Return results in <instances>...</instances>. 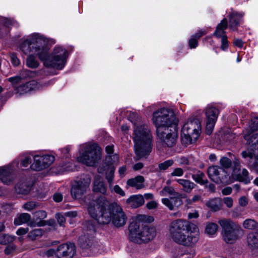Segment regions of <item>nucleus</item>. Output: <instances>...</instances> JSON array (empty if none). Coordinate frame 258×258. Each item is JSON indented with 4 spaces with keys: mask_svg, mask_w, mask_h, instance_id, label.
Here are the masks:
<instances>
[{
    "mask_svg": "<svg viewBox=\"0 0 258 258\" xmlns=\"http://www.w3.org/2000/svg\"><path fill=\"white\" fill-rule=\"evenodd\" d=\"M176 161L180 165H187L189 162L188 158L184 156L176 157Z\"/></svg>",
    "mask_w": 258,
    "mask_h": 258,
    "instance_id": "nucleus-48",
    "label": "nucleus"
},
{
    "mask_svg": "<svg viewBox=\"0 0 258 258\" xmlns=\"http://www.w3.org/2000/svg\"><path fill=\"white\" fill-rule=\"evenodd\" d=\"M174 161L171 159L167 160L158 165L159 170L163 171L167 169L169 167L173 165Z\"/></svg>",
    "mask_w": 258,
    "mask_h": 258,
    "instance_id": "nucleus-41",
    "label": "nucleus"
},
{
    "mask_svg": "<svg viewBox=\"0 0 258 258\" xmlns=\"http://www.w3.org/2000/svg\"><path fill=\"white\" fill-rule=\"evenodd\" d=\"M71 147L70 146H68L66 147L61 149V152L63 154V157L67 158L69 156V152L71 150Z\"/></svg>",
    "mask_w": 258,
    "mask_h": 258,
    "instance_id": "nucleus-54",
    "label": "nucleus"
},
{
    "mask_svg": "<svg viewBox=\"0 0 258 258\" xmlns=\"http://www.w3.org/2000/svg\"><path fill=\"white\" fill-rule=\"evenodd\" d=\"M53 199L55 202H59L62 199V196L60 193H56L53 196Z\"/></svg>",
    "mask_w": 258,
    "mask_h": 258,
    "instance_id": "nucleus-62",
    "label": "nucleus"
},
{
    "mask_svg": "<svg viewBox=\"0 0 258 258\" xmlns=\"http://www.w3.org/2000/svg\"><path fill=\"white\" fill-rule=\"evenodd\" d=\"M201 131V124L199 119L195 118L188 119L181 130V142L185 145L196 142L200 135Z\"/></svg>",
    "mask_w": 258,
    "mask_h": 258,
    "instance_id": "nucleus-9",
    "label": "nucleus"
},
{
    "mask_svg": "<svg viewBox=\"0 0 258 258\" xmlns=\"http://www.w3.org/2000/svg\"><path fill=\"white\" fill-rule=\"evenodd\" d=\"M218 226L214 223H208L206 227V232L210 236H213L216 233Z\"/></svg>",
    "mask_w": 258,
    "mask_h": 258,
    "instance_id": "nucleus-38",
    "label": "nucleus"
},
{
    "mask_svg": "<svg viewBox=\"0 0 258 258\" xmlns=\"http://www.w3.org/2000/svg\"><path fill=\"white\" fill-rule=\"evenodd\" d=\"M223 202L228 208H231L233 206V200L230 197H225L223 199Z\"/></svg>",
    "mask_w": 258,
    "mask_h": 258,
    "instance_id": "nucleus-56",
    "label": "nucleus"
},
{
    "mask_svg": "<svg viewBox=\"0 0 258 258\" xmlns=\"http://www.w3.org/2000/svg\"><path fill=\"white\" fill-rule=\"evenodd\" d=\"M206 124V133L210 135L214 129L219 114L218 109L212 105H208L205 108Z\"/></svg>",
    "mask_w": 258,
    "mask_h": 258,
    "instance_id": "nucleus-14",
    "label": "nucleus"
},
{
    "mask_svg": "<svg viewBox=\"0 0 258 258\" xmlns=\"http://www.w3.org/2000/svg\"><path fill=\"white\" fill-rule=\"evenodd\" d=\"M221 165L224 168H229L231 166V161L227 157H223L220 161Z\"/></svg>",
    "mask_w": 258,
    "mask_h": 258,
    "instance_id": "nucleus-44",
    "label": "nucleus"
},
{
    "mask_svg": "<svg viewBox=\"0 0 258 258\" xmlns=\"http://www.w3.org/2000/svg\"><path fill=\"white\" fill-rule=\"evenodd\" d=\"M42 88V85L35 80H32L24 84L15 88L16 93L20 95H23L33 91H36Z\"/></svg>",
    "mask_w": 258,
    "mask_h": 258,
    "instance_id": "nucleus-18",
    "label": "nucleus"
},
{
    "mask_svg": "<svg viewBox=\"0 0 258 258\" xmlns=\"http://www.w3.org/2000/svg\"><path fill=\"white\" fill-rule=\"evenodd\" d=\"M207 33V31L203 29L200 30L197 33L195 34V37H196L197 38H200L202 36L205 35Z\"/></svg>",
    "mask_w": 258,
    "mask_h": 258,
    "instance_id": "nucleus-63",
    "label": "nucleus"
},
{
    "mask_svg": "<svg viewBox=\"0 0 258 258\" xmlns=\"http://www.w3.org/2000/svg\"><path fill=\"white\" fill-rule=\"evenodd\" d=\"M248 203V200L245 197H241L239 200V204L241 206H245Z\"/></svg>",
    "mask_w": 258,
    "mask_h": 258,
    "instance_id": "nucleus-60",
    "label": "nucleus"
},
{
    "mask_svg": "<svg viewBox=\"0 0 258 258\" xmlns=\"http://www.w3.org/2000/svg\"><path fill=\"white\" fill-rule=\"evenodd\" d=\"M34 155L30 153H26L20 155L11 165L0 167V180L6 184H10L13 181L14 178L12 173L18 167L20 162L21 167H27L33 159Z\"/></svg>",
    "mask_w": 258,
    "mask_h": 258,
    "instance_id": "nucleus-8",
    "label": "nucleus"
},
{
    "mask_svg": "<svg viewBox=\"0 0 258 258\" xmlns=\"http://www.w3.org/2000/svg\"><path fill=\"white\" fill-rule=\"evenodd\" d=\"M158 206L157 203L155 201H151L149 202H148L147 205L146 207L148 209H156Z\"/></svg>",
    "mask_w": 258,
    "mask_h": 258,
    "instance_id": "nucleus-58",
    "label": "nucleus"
},
{
    "mask_svg": "<svg viewBox=\"0 0 258 258\" xmlns=\"http://www.w3.org/2000/svg\"><path fill=\"white\" fill-rule=\"evenodd\" d=\"M178 195V193L176 192L174 188L171 186H165L160 191V195L161 196H167L168 195L177 196Z\"/></svg>",
    "mask_w": 258,
    "mask_h": 258,
    "instance_id": "nucleus-37",
    "label": "nucleus"
},
{
    "mask_svg": "<svg viewBox=\"0 0 258 258\" xmlns=\"http://www.w3.org/2000/svg\"><path fill=\"white\" fill-rule=\"evenodd\" d=\"M91 182L88 175L84 176L74 182L71 188V195L74 199H80L86 192Z\"/></svg>",
    "mask_w": 258,
    "mask_h": 258,
    "instance_id": "nucleus-11",
    "label": "nucleus"
},
{
    "mask_svg": "<svg viewBox=\"0 0 258 258\" xmlns=\"http://www.w3.org/2000/svg\"><path fill=\"white\" fill-rule=\"evenodd\" d=\"M184 173L183 170L181 168H175L171 173L172 176H181Z\"/></svg>",
    "mask_w": 258,
    "mask_h": 258,
    "instance_id": "nucleus-49",
    "label": "nucleus"
},
{
    "mask_svg": "<svg viewBox=\"0 0 258 258\" xmlns=\"http://www.w3.org/2000/svg\"><path fill=\"white\" fill-rule=\"evenodd\" d=\"M54 171L56 174H62L66 172L73 170V164L70 162H62L53 168Z\"/></svg>",
    "mask_w": 258,
    "mask_h": 258,
    "instance_id": "nucleus-28",
    "label": "nucleus"
},
{
    "mask_svg": "<svg viewBox=\"0 0 258 258\" xmlns=\"http://www.w3.org/2000/svg\"><path fill=\"white\" fill-rule=\"evenodd\" d=\"M202 200V197L199 195H195L191 199L188 200L187 203L191 204L193 203L201 201Z\"/></svg>",
    "mask_w": 258,
    "mask_h": 258,
    "instance_id": "nucleus-55",
    "label": "nucleus"
},
{
    "mask_svg": "<svg viewBox=\"0 0 258 258\" xmlns=\"http://www.w3.org/2000/svg\"><path fill=\"white\" fill-rule=\"evenodd\" d=\"M55 158L49 154H37L33 156V163L30 167L32 170L40 171L48 168L54 161Z\"/></svg>",
    "mask_w": 258,
    "mask_h": 258,
    "instance_id": "nucleus-13",
    "label": "nucleus"
},
{
    "mask_svg": "<svg viewBox=\"0 0 258 258\" xmlns=\"http://www.w3.org/2000/svg\"><path fill=\"white\" fill-rule=\"evenodd\" d=\"M219 224L222 228V235L224 240L228 243H233L243 234V230L231 220L223 219L219 220Z\"/></svg>",
    "mask_w": 258,
    "mask_h": 258,
    "instance_id": "nucleus-10",
    "label": "nucleus"
},
{
    "mask_svg": "<svg viewBox=\"0 0 258 258\" xmlns=\"http://www.w3.org/2000/svg\"><path fill=\"white\" fill-rule=\"evenodd\" d=\"M258 130V117H252L248 123V126L244 132V138L247 141L249 145L256 146L257 143L256 139H254L253 136L256 134H252L254 131Z\"/></svg>",
    "mask_w": 258,
    "mask_h": 258,
    "instance_id": "nucleus-15",
    "label": "nucleus"
},
{
    "mask_svg": "<svg viewBox=\"0 0 258 258\" xmlns=\"http://www.w3.org/2000/svg\"><path fill=\"white\" fill-rule=\"evenodd\" d=\"M145 203L144 197L141 195H134L126 200L128 206L132 208H137Z\"/></svg>",
    "mask_w": 258,
    "mask_h": 258,
    "instance_id": "nucleus-24",
    "label": "nucleus"
},
{
    "mask_svg": "<svg viewBox=\"0 0 258 258\" xmlns=\"http://www.w3.org/2000/svg\"><path fill=\"white\" fill-rule=\"evenodd\" d=\"M233 44L235 46H236L239 48H241L243 46V42L241 40V39H235L234 40Z\"/></svg>",
    "mask_w": 258,
    "mask_h": 258,
    "instance_id": "nucleus-61",
    "label": "nucleus"
},
{
    "mask_svg": "<svg viewBox=\"0 0 258 258\" xmlns=\"http://www.w3.org/2000/svg\"><path fill=\"white\" fill-rule=\"evenodd\" d=\"M257 223L253 219H248L243 223V226L244 228L251 230L256 227Z\"/></svg>",
    "mask_w": 258,
    "mask_h": 258,
    "instance_id": "nucleus-39",
    "label": "nucleus"
},
{
    "mask_svg": "<svg viewBox=\"0 0 258 258\" xmlns=\"http://www.w3.org/2000/svg\"><path fill=\"white\" fill-rule=\"evenodd\" d=\"M93 237L89 235L81 236L79 239V242L83 248L90 247L93 243Z\"/></svg>",
    "mask_w": 258,
    "mask_h": 258,
    "instance_id": "nucleus-34",
    "label": "nucleus"
},
{
    "mask_svg": "<svg viewBox=\"0 0 258 258\" xmlns=\"http://www.w3.org/2000/svg\"><path fill=\"white\" fill-rule=\"evenodd\" d=\"M22 79V78L20 76L15 77H10L8 79V81L10 82L13 85L19 83Z\"/></svg>",
    "mask_w": 258,
    "mask_h": 258,
    "instance_id": "nucleus-51",
    "label": "nucleus"
},
{
    "mask_svg": "<svg viewBox=\"0 0 258 258\" xmlns=\"http://www.w3.org/2000/svg\"><path fill=\"white\" fill-rule=\"evenodd\" d=\"M191 177L195 182L201 185H204L208 183L205 175L201 171H198L196 173L193 174Z\"/></svg>",
    "mask_w": 258,
    "mask_h": 258,
    "instance_id": "nucleus-35",
    "label": "nucleus"
},
{
    "mask_svg": "<svg viewBox=\"0 0 258 258\" xmlns=\"http://www.w3.org/2000/svg\"><path fill=\"white\" fill-rule=\"evenodd\" d=\"M114 170V167L113 166L112 164L110 163L102 165L98 168V172L99 173H105L106 178L109 183L110 187H111L113 182Z\"/></svg>",
    "mask_w": 258,
    "mask_h": 258,
    "instance_id": "nucleus-19",
    "label": "nucleus"
},
{
    "mask_svg": "<svg viewBox=\"0 0 258 258\" xmlns=\"http://www.w3.org/2000/svg\"><path fill=\"white\" fill-rule=\"evenodd\" d=\"M75 253V245L71 243L60 244L56 249L57 258H72Z\"/></svg>",
    "mask_w": 258,
    "mask_h": 258,
    "instance_id": "nucleus-17",
    "label": "nucleus"
},
{
    "mask_svg": "<svg viewBox=\"0 0 258 258\" xmlns=\"http://www.w3.org/2000/svg\"><path fill=\"white\" fill-rule=\"evenodd\" d=\"M152 136L148 126L137 125L134 131V149L138 159L145 157L152 150Z\"/></svg>",
    "mask_w": 258,
    "mask_h": 258,
    "instance_id": "nucleus-5",
    "label": "nucleus"
},
{
    "mask_svg": "<svg viewBox=\"0 0 258 258\" xmlns=\"http://www.w3.org/2000/svg\"><path fill=\"white\" fill-rule=\"evenodd\" d=\"M244 15L243 12L232 11L229 15V27L233 31L237 30L241 19Z\"/></svg>",
    "mask_w": 258,
    "mask_h": 258,
    "instance_id": "nucleus-20",
    "label": "nucleus"
},
{
    "mask_svg": "<svg viewBox=\"0 0 258 258\" xmlns=\"http://www.w3.org/2000/svg\"><path fill=\"white\" fill-rule=\"evenodd\" d=\"M55 217H56L57 222H58L59 225L60 226H62L66 221V219H65L64 216L60 213H58V214H56Z\"/></svg>",
    "mask_w": 258,
    "mask_h": 258,
    "instance_id": "nucleus-52",
    "label": "nucleus"
},
{
    "mask_svg": "<svg viewBox=\"0 0 258 258\" xmlns=\"http://www.w3.org/2000/svg\"><path fill=\"white\" fill-rule=\"evenodd\" d=\"M194 254L186 250H179L173 255V258H193Z\"/></svg>",
    "mask_w": 258,
    "mask_h": 258,
    "instance_id": "nucleus-40",
    "label": "nucleus"
},
{
    "mask_svg": "<svg viewBox=\"0 0 258 258\" xmlns=\"http://www.w3.org/2000/svg\"><path fill=\"white\" fill-rule=\"evenodd\" d=\"M162 203L170 210H174L178 209L182 205V201L177 196L170 198H163Z\"/></svg>",
    "mask_w": 258,
    "mask_h": 258,
    "instance_id": "nucleus-21",
    "label": "nucleus"
},
{
    "mask_svg": "<svg viewBox=\"0 0 258 258\" xmlns=\"http://www.w3.org/2000/svg\"><path fill=\"white\" fill-rule=\"evenodd\" d=\"M31 216L28 213H22L14 220V223L15 225H20L27 223L30 220Z\"/></svg>",
    "mask_w": 258,
    "mask_h": 258,
    "instance_id": "nucleus-36",
    "label": "nucleus"
},
{
    "mask_svg": "<svg viewBox=\"0 0 258 258\" xmlns=\"http://www.w3.org/2000/svg\"><path fill=\"white\" fill-rule=\"evenodd\" d=\"M35 73L32 72L29 70H24L21 72L20 75L22 76L23 78L25 77H34L35 75H34Z\"/></svg>",
    "mask_w": 258,
    "mask_h": 258,
    "instance_id": "nucleus-50",
    "label": "nucleus"
},
{
    "mask_svg": "<svg viewBox=\"0 0 258 258\" xmlns=\"http://www.w3.org/2000/svg\"><path fill=\"white\" fill-rule=\"evenodd\" d=\"M253 146L254 150L252 152L250 150L248 149L246 151H242L241 155L243 158H249L250 159L253 158L256 159L257 161L253 164L254 170L258 173V145Z\"/></svg>",
    "mask_w": 258,
    "mask_h": 258,
    "instance_id": "nucleus-23",
    "label": "nucleus"
},
{
    "mask_svg": "<svg viewBox=\"0 0 258 258\" xmlns=\"http://www.w3.org/2000/svg\"><path fill=\"white\" fill-rule=\"evenodd\" d=\"M31 183L25 181L19 182L15 186L16 191L21 194H26L30 190Z\"/></svg>",
    "mask_w": 258,
    "mask_h": 258,
    "instance_id": "nucleus-31",
    "label": "nucleus"
},
{
    "mask_svg": "<svg viewBox=\"0 0 258 258\" xmlns=\"http://www.w3.org/2000/svg\"><path fill=\"white\" fill-rule=\"evenodd\" d=\"M240 163L237 159H235L233 161V172L232 176L233 179L244 182L248 183L250 182L251 178L248 175V172L246 169H243L240 171Z\"/></svg>",
    "mask_w": 258,
    "mask_h": 258,
    "instance_id": "nucleus-16",
    "label": "nucleus"
},
{
    "mask_svg": "<svg viewBox=\"0 0 258 258\" xmlns=\"http://www.w3.org/2000/svg\"><path fill=\"white\" fill-rule=\"evenodd\" d=\"M146 216L139 215L132 219L128 227V238L130 240L138 243L148 242L155 236L156 229L153 227L144 225L141 222Z\"/></svg>",
    "mask_w": 258,
    "mask_h": 258,
    "instance_id": "nucleus-6",
    "label": "nucleus"
},
{
    "mask_svg": "<svg viewBox=\"0 0 258 258\" xmlns=\"http://www.w3.org/2000/svg\"><path fill=\"white\" fill-rule=\"evenodd\" d=\"M232 192V188L230 187H226L222 190V193L224 195H230Z\"/></svg>",
    "mask_w": 258,
    "mask_h": 258,
    "instance_id": "nucleus-64",
    "label": "nucleus"
},
{
    "mask_svg": "<svg viewBox=\"0 0 258 258\" xmlns=\"http://www.w3.org/2000/svg\"><path fill=\"white\" fill-rule=\"evenodd\" d=\"M113 190L115 193L121 196H124L125 195V192L118 185H115L114 186Z\"/></svg>",
    "mask_w": 258,
    "mask_h": 258,
    "instance_id": "nucleus-57",
    "label": "nucleus"
},
{
    "mask_svg": "<svg viewBox=\"0 0 258 258\" xmlns=\"http://www.w3.org/2000/svg\"><path fill=\"white\" fill-rule=\"evenodd\" d=\"M145 179L143 176L138 175L135 178L127 180L126 185L128 186L133 187L137 189H140L144 187Z\"/></svg>",
    "mask_w": 258,
    "mask_h": 258,
    "instance_id": "nucleus-26",
    "label": "nucleus"
},
{
    "mask_svg": "<svg viewBox=\"0 0 258 258\" xmlns=\"http://www.w3.org/2000/svg\"><path fill=\"white\" fill-rule=\"evenodd\" d=\"M152 121L158 139L167 147L173 146L178 136V120L172 110L167 108L158 109L153 114Z\"/></svg>",
    "mask_w": 258,
    "mask_h": 258,
    "instance_id": "nucleus-3",
    "label": "nucleus"
},
{
    "mask_svg": "<svg viewBox=\"0 0 258 258\" xmlns=\"http://www.w3.org/2000/svg\"><path fill=\"white\" fill-rule=\"evenodd\" d=\"M106 151L108 155L106 157V161L107 163L113 164L118 161V156L116 154H113V146H107L106 147Z\"/></svg>",
    "mask_w": 258,
    "mask_h": 258,
    "instance_id": "nucleus-32",
    "label": "nucleus"
},
{
    "mask_svg": "<svg viewBox=\"0 0 258 258\" xmlns=\"http://www.w3.org/2000/svg\"><path fill=\"white\" fill-rule=\"evenodd\" d=\"M11 62L14 66H18L19 65L20 61L15 54H12L11 55Z\"/></svg>",
    "mask_w": 258,
    "mask_h": 258,
    "instance_id": "nucleus-53",
    "label": "nucleus"
},
{
    "mask_svg": "<svg viewBox=\"0 0 258 258\" xmlns=\"http://www.w3.org/2000/svg\"><path fill=\"white\" fill-rule=\"evenodd\" d=\"M47 216L46 212L44 211H38L34 214V220L29 223L31 227L43 226L45 225V219Z\"/></svg>",
    "mask_w": 258,
    "mask_h": 258,
    "instance_id": "nucleus-22",
    "label": "nucleus"
},
{
    "mask_svg": "<svg viewBox=\"0 0 258 258\" xmlns=\"http://www.w3.org/2000/svg\"><path fill=\"white\" fill-rule=\"evenodd\" d=\"M208 175L209 178L216 183L229 184L232 181L229 174L225 171L218 166H212L208 169Z\"/></svg>",
    "mask_w": 258,
    "mask_h": 258,
    "instance_id": "nucleus-12",
    "label": "nucleus"
},
{
    "mask_svg": "<svg viewBox=\"0 0 258 258\" xmlns=\"http://www.w3.org/2000/svg\"><path fill=\"white\" fill-rule=\"evenodd\" d=\"M54 43V40L40 33H34L28 35L20 46V50L24 54H29L26 60L27 66L30 68H37L39 63L36 57H38L45 67L62 69L68 57V51L63 47L57 46L49 54L48 45Z\"/></svg>",
    "mask_w": 258,
    "mask_h": 258,
    "instance_id": "nucleus-1",
    "label": "nucleus"
},
{
    "mask_svg": "<svg viewBox=\"0 0 258 258\" xmlns=\"http://www.w3.org/2000/svg\"><path fill=\"white\" fill-rule=\"evenodd\" d=\"M198 39L195 35L192 36L189 40L188 44L190 48H195L198 46Z\"/></svg>",
    "mask_w": 258,
    "mask_h": 258,
    "instance_id": "nucleus-47",
    "label": "nucleus"
},
{
    "mask_svg": "<svg viewBox=\"0 0 258 258\" xmlns=\"http://www.w3.org/2000/svg\"><path fill=\"white\" fill-rule=\"evenodd\" d=\"M28 231H29L28 228H25L21 227L17 230L16 233L18 235H22L25 234L26 233H27V232Z\"/></svg>",
    "mask_w": 258,
    "mask_h": 258,
    "instance_id": "nucleus-59",
    "label": "nucleus"
},
{
    "mask_svg": "<svg viewBox=\"0 0 258 258\" xmlns=\"http://www.w3.org/2000/svg\"><path fill=\"white\" fill-rule=\"evenodd\" d=\"M90 215L100 224L110 222L116 227L124 225L127 217L122 208L117 203L111 205L105 197L101 196L90 202L88 206Z\"/></svg>",
    "mask_w": 258,
    "mask_h": 258,
    "instance_id": "nucleus-2",
    "label": "nucleus"
},
{
    "mask_svg": "<svg viewBox=\"0 0 258 258\" xmlns=\"http://www.w3.org/2000/svg\"><path fill=\"white\" fill-rule=\"evenodd\" d=\"M227 21L224 18L217 25L213 35L217 38H222L224 35H226L225 30L227 28Z\"/></svg>",
    "mask_w": 258,
    "mask_h": 258,
    "instance_id": "nucleus-29",
    "label": "nucleus"
},
{
    "mask_svg": "<svg viewBox=\"0 0 258 258\" xmlns=\"http://www.w3.org/2000/svg\"><path fill=\"white\" fill-rule=\"evenodd\" d=\"M176 181L182 187V190L185 192L190 193L196 186L193 182L185 179H177Z\"/></svg>",
    "mask_w": 258,
    "mask_h": 258,
    "instance_id": "nucleus-30",
    "label": "nucleus"
},
{
    "mask_svg": "<svg viewBox=\"0 0 258 258\" xmlns=\"http://www.w3.org/2000/svg\"><path fill=\"white\" fill-rule=\"evenodd\" d=\"M246 242L249 249L254 250L258 248V230L248 234Z\"/></svg>",
    "mask_w": 258,
    "mask_h": 258,
    "instance_id": "nucleus-25",
    "label": "nucleus"
},
{
    "mask_svg": "<svg viewBox=\"0 0 258 258\" xmlns=\"http://www.w3.org/2000/svg\"><path fill=\"white\" fill-rule=\"evenodd\" d=\"M93 190L94 192H100L102 194H105L106 192V186L99 176H96L94 179Z\"/></svg>",
    "mask_w": 258,
    "mask_h": 258,
    "instance_id": "nucleus-27",
    "label": "nucleus"
},
{
    "mask_svg": "<svg viewBox=\"0 0 258 258\" xmlns=\"http://www.w3.org/2000/svg\"><path fill=\"white\" fill-rule=\"evenodd\" d=\"M101 159V148L96 144L85 143L80 146L78 162L88 166H94Z\"/></svg>",
    "mask_w": 258,
    "mask_h": 258,
    "instance_id": "nucleus-7",
    "label": "nucleus"
},
{
    "mask_svg": "<svg viewBox=\"0 0 258 258\" xmlns=\"http://www.w3.org/2000/svg\"><path fill=\"white\" fill-rule=\"evenodd\" d=\"M37 205L35 202L31 201L28 202L25 204L23 205V208L27 211H31L36 207Z\"/></svg>",
    "mask_w": 258,
    "mask_h": 258,
    "instance_id": "nucleus-45",
    "label": "nucleus"
},
{
    "mask_svg": "<svg viewBox=\"0 0 258 258\" xmlns=\"http://www.w3.org/2000/svg\"><path fill=\"white\" fill-rule=\"evenodd\" d=\"M13 237L7 234H0V243L7 244L8 243L13 241Z\"/></svg>",
    "mask_w": 258,
    "mask_h": 258,
    "instance_id": "nucleus-43",
    "label": "nucleus"
},
{
    "mask_svg": "<svg viewBox=\"0 0 258 258\" xmlns=\"http://www.w3.org/2000/svg\"><path fill=\"white\" fill-rule=\"evenodd\" d=\"M43 234V231L41 229H35L31 231L29 233V237L32 239L36 238L37 236H41Z\"/></svg>",
    "mask_w": 258,
    "mask_h": 258,
    "instance_id": "nucleus-42",
    "label": "nucleus"
},
{
    "mask_svg": "<svg viewBox=\"0 0 258 258\" xmlns=\"http://www.w3.org/2000/svg\"><path fill=\"white\" fill-rule=\"evenodd\" d=\"M228 41L226 35H224L221 38V48L222 50L225 51L228 48Z\"/></svg>",
    "mask_w": 258,
    "mask_h": 258,
    "instance_id": "nucleus-46",
    "label": "nucleus"
},
{
    "mask_svg": "<svg viewBox=\"0 0 258 258\" xmlns=\"http://www.w3.org/2000/svg\"><path fill=\"white\" fill-rule=\"evenodd\" d=\"M206 206L214 211L219 210L222 206V201L219 198L212 199L206 203Z\"/></svg>",
    "mask_w": 258,
    "mask_h": 258,
    "instance_id": "nucleus-33",
    "label": "nucleus"
},
{
    "mask_svg": "<svg viewBox=\"0 0 258 258\" xmlns=\"http://www.w3.org/2000/svg\"><path fill=\"white\" fill-rule=\"evenodd\" d=\"M169 233L175 242L183 245L192 246L199 239V229L197 226L182 219L176 220L170 223Z\"/></svg>",
    "mask_w": 258,
    "mask_h": 258,
    "instance_id": "nucleus-4",
    "label": "nucleus"
}]
</instances>
